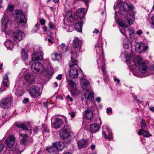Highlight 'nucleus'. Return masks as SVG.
Masks as SVG:
<instances>
[{
  "instance_id": "obj_26",
  "label": "nucleus",
  "mask_w": 154,
  "mask_h": 154,
  "mask_svg": "<svg viewBox=\"0 0 154 154\" xmlns=\"http://www.w3.org/2000/svg\"><path fill=\"white\" fill-rule=\"evenodd\" d=\"M51 58L54 61H57L61 59L62 55L60 53L54 52L51 55Z\"/></svg>"
},
{
  "instance_id": "obj_3",
  "label": "nucleus",
  "mask_w": 154,
  "mask_h": 154,
  "mask_svg": "<svg viewBox=\"0 0 154 154\" xmlns=\"http://www.w3.org/2000/svg\"><path fill=\"white\" fill-rule=\"evenodd\" d=\"M31 69L33 73L36 74L41 73L43 75L48 77V68L47 66H43L42 63L37 62L32 64Z\"/></svg>"
},
{
  "instance_id": "obj_46",
  "label": "nucleus",
  "mask_w": 154,
  "mask_h": 154,
  "mask_svg": "<svg viewBox=\"0 0 154 154\" xmlns=\"http://www.w3.org/2000/svg\"><path fill=\"white\" fill-rule=\"evenodd\" d=\"M68 114L72 118H74L75 116V113L73 111H71L69 112Z\"/></svg>"
},
{
  "instance_id": "obj_33",
  "label": "nucleus",
  "mask_w": 154,
  "mask_h": 154,
  "mask_svg": "<svg viewBox=\"0 0 154 154\" xmlns=\"http://www.w3.org/2000/svg\"><path fill=\"white\" fill-rule=\"evenodd\" d=\"M21 57L22 59L25 61L28 58L27 52L24 49H22L21 51Z\"/></svg>"
},
{
  "instance_id": "obj_17",
  "label": "nucleus",
  "mask_w": 154,
  "mask_h": 154,
  "mask_svg": "<svg viewBox=\"0 0 154 154\" xmlns=\"http://www.w3.org/2000/svg\"><path fill=\"white\" fill-rule=\"evenodd\" d=\"M85 10H76L74 14V18L79 20L82 19L85 15Z\"/></svg>"
},
{
  "instance_id": "obj_58",
  "label": "nucleus",
  "mask_w": 154,
  "mask_h": 154,
  "mask_svg": "<svg viewBox=\"0 0 154 154\" xmlns=\"http://www.w3.org/2000/svg\"><path fill=\"white\" fill-rule=\"evenodd\" d=\"M55 41L53 39H51L49 38V43H53Z\"/></svg>"
},
{
  "instance_id": "obj_6",
  "label": "nucleus",
  "mask_w": 154,
  "mask_h": 154,
  "mask_svg": "<svg viewBox=\"0 0 154 154\" xmlns=\"http://www.w3.org/2000/svg\"><path fill=\"white\" fill-rule=\"evenodd\" d=\"M114 8L115 10L116 9L121 10L122 9L123 10H126L127 9H128V10H133L134 8L132 4L131 3L128 4L120 0L117 1L115 3Z\"/></svg>"
},
{
  "instance_id": "obj_22",
  "label": "nucleus",
  "mask_w": 154,
  "mask_h": 154,
  "mask_svg": "<svg viewBox=\"0 0 154 154\" xmlns=\"http://www.w3.org/2000/svg\"><path fill=\"white\" fill-rule=\"evenodd\" d=\"M78 147L80 149L87 146L88 145V140L85 139H82L77 142Z\"/></svg>"
},
{
  "instance_id": "obj_15",
  "label": "nucleus",
  "mask_w": 154,
  "mask_h": 154,
  "mask_svg": "<svg viewBox=\"0 0 154 154\" xmlns=\"http://www.w3.org/2000/svg\"><path fill=\"white\" fill-rule=\"evenodd\" d=\"M5 141L8 147L10 148H11L14 146L15 144V137L14 136H10L7 138Z\"/></svg>"
},
{
  "instance_id": "obj_14",
  "label": "nucleus",
  "mask_w": 154,
  "mask_h": 154,
  "mask_svg": "<svg viewBox=\"0 0 154 154\" xmlns=\"http://www.w3.org/2000/svg\"><path fill=\"white\" fill-rule=\"evenodd\" d=\"M32 54V60L33 61L42 60L43 59V53L40 50V48L38 49L37 51L35 52Z\"/></svg>"
},
{
  "instance_id": "obj_49",
  "label": "nucleus",
  "mask_w": 154,
  "mask_h": 154,
  "mask_svg": "<svg viewBox=\"0 0 154 154\" xmlns=\"http://www.w3.org/2000/svg\"><path fill=\"white\" fill-rule=\"evenodd\" d=\"M14 6L11 4L8 5L7 10H13L14 9Z\"/></svg>"
},
{
  "instance_id": "obj_16",
  "label": "nucleus",
  "mask_w": 154,
  "mask_h": 154,
  "mask_svg": "<svg viewBox=\"0 0 154 154\" xmlns=\"http://www.w3.org/2000/svg\"><path fill=\"white\" fill-rule=\"evenodd\" d=\"M25 79L29 83H33L35 81V77L32 73H28L25 75Z\"/></svg>"
},
{
  "instance_id": "obj_52",
  "label": "nucleus",
  "mask_w": 154,
  "mask_h": 154,
  "mask_svg": "<svg viewBox=\"0 0 154 154\" xmlns=\"http://www.w3.org/2000/svg\"><path fill=\"white\" fill-rule=\"evenodd\" d=\"M49 26L51 29H53L55 27L54 25L51 22H50Z\"/></svg>"
},
{
  "instance_id": "obj_57",
  "label": "nucleus",
  "mask_w": 154,
  "mask_h": 154,
  "mask_svg": "<svg viewBox=\"0 0 154 154\" xmlns=\"http://www.w3.org/2000/svg\"><path fill=\"white\" fill-rule=\"evenodd\" d=\"M107 113H111L112 111V109L111 108H107L106 109Z\"/></svg>"
},
{
  "instance_id": "obj_35",
  "label": "nucleus",
  "mask_w": 154,
  "mask_h": 154,
  "mask_svg": "<svg viewBox=\"0 0 154 154\" xmlns=\"http://www.w3.org/2000/svg\"><path fill=\"white\" fill-rule=\"evenodd\" d=\"M55 145H56V144ZM57 152V149L56 146H54L52 147H49V153L51 154H56Z\"/></svg>"
},
{
  "instance_id": "obj_40",
  "label": "nucleus",
  "mask_w": 154,
  "mask_h": 154,
  "mask_svg": "<svg viewBox=\"0 0 154 154\" xmlns=\"http://www.w3.org/2000/svg\"><path fill=\"white\" fill-rule=\"evenodd\" d=\"M67 82L71 87L74 88L76 86V84L72 80L69 79Z\"/></svg>"
},
{
  "instance_id": "obj_25",
  "label": "nucleus",
  "mask_w": 154,
  "mask_h": 154,
  "mask_svg": "<svg viewBox=\"0 0 154 154\" xmlns=\"http://www.w3.org/2000/svg\"><path fill=\"white\" fill-rule=\"evenodd\" d=\"M107 132L108 133V135L106 134L105 132L104 131H103L102 134L104 135V137L105 139H108L109 140H112V133L111 130H110L108 127H106Z\"/></svg>"
},
{
  "instance_id": "obj_31",
  "label": "nucleus",
  "mask_w": 154,
  "mask_h": 154,
  "mask_svg": "<svg viewBox=\"0 0 154 154\" xmlns=\"http://www.w3.org/2000/svg\"><path fill=\"white\" fill-rule=\"evenodd\" d=\"M5 45L7 48L10 50H11L14 46L13 43L10 39H7L5 43Z\"/></svg>"
},
{
  "instance_id": "obj_2",
  "label": "nucleus",
  "mask_w": 154,
  "mask_h": 154,
  "mask_svg": "<svg viewBox=\"0 0 154 154\" xmlns=\"http://www.w3.org/2000/svg\"><path fill=\"white\" fill-rule=\"evenodd\" d=\"M142 59L140 57L135 58L134 60V64L136 66L139 65V72H137L134 70L133 74L134 75L138 77L143 78L145 77L143 74L145 73L147 70L148 68L146 64L142 62Z\"/></svg>"
},
{
  "instance_id": "obj_51",
  "label": "nucleus",
  "mask_w": 154,
  "mask_h": 154,
  "mask_svg": "<svg viewBox=\"0 0 154 154\" xmlns=\"http://www.w3.org/2000/svg\"><path fill=\"white\" fill-rule=\"evenodd\" d=\"M29 99L28 98H26L23 100V103L24 104H26L29 102Z\"/></svg>"
},
{
  "instance_id": "obj_18",
  "label": "nucleus",
  "mask_w": 154,
  "mask_h": 154,
  "mask_svg": "<svg viewBox=\"0 0 154 154\" xmlns=\"http://www.w3.org/2000/svg\"><path fill=\"white\" fill-rule=\"evenodd\" d=\"M80 85L82 88L85 90L88 88L89 86V81L85 79L84 78H82L80 80Z\"/></svg>"
},
{
  "instance_id": "obj_11",
  "label": "nucleus",
  "mask_w": 154,
  "mask_h": 154,
  "mask_svg": "<svg viewBox=\"0 0 154 154\" xmlns=\"http://www.w3.org/2000/svg\"><path fill=\"white\" fill-rule=\"evenodd\" d=\"M70 132L69 127L66 125L59 132L60 137L61 139H64L69 136Z\"/></svg>"
},
{
  "instance_id": "obj_38",
  "label": "nucleus",
  "mask_w": 154,
  "mask_h": 154,
  "mask_svg": "<svg viewBox=\"0 0 154 154\" xmlns=\"http://www.w3.org/2000/svg\"><path fill=\"white\" fill-rule=\"evenodd\" d=\"M65 146V144L63 142H60L58 143L56 148L57 149V151L62 150L63 149Z\"/></svg>"
},
{
  "instance_id": "obj_13",
  "label": "nucleus",
  "mask_w": 154,
  "mask_h": 154,
  "mask_svg": "<svg viewBox=\"0 0 154 154\" xmlns=\"http://www.w3.org/2000/svg\"><path fill=\"white\" fill-rule=\"evenodd\" d=\"M39 89L38 87L35 85L31 86L29 90L30 95L34 98H36L40 95Z\"/></svg>"
},
{
  "instance_id": "obj_8",
  "label": "nucleus",
  "mask_w": 154,
  "mask_h": 154,
  "mask_svg": "<svg viewBox=\"0 0 154 154\" xmlns=\"http://www.w3.org/2000/svg\"><path fill=\"white\" fill-rule=\"evenodd\" d=\"M51 123L52 127L55 129L61 128L63 126L64 124L62 119L53 117L51 119Z\"/></svg>"
},
{
  "instance_id": "obj_50",
  "label": "nucleus",
  "mask_w": 154,
  "mask_h": 154,
  "mask_svg": "<svg viewBox=\"0 0 154 154\" xmlns=\"http://www.w3.org/2000/svg\"><path fill=\"white\" fill-rule=\"evenodd\" d=\"M66 98L69 101L71 102H72L73 101V99L69 95H68L66 96Z\"/></svg>"
},
{
  "instance_id": "obj_1",
  "label": "nucleus",
  "mask_w": 154,
  "mask_h": 154,
  "mask_svg": "<svg viewBox=\"0 0 154 154\" xmlns=\"http://www.w3.org/2000/svg\"><path fill=\"white\" fill-rule=\"evenodd\" d=\"M11 14L15 17L16 22L18 24L23 25L27 21V19L22 10H5L2 19L5 30L8 28L9 25L10 24L11 21L10 17Z\"/></svg>"
},
{
  "instance_id": "obj_5",
  "label": "nucleus",
  "mask_w": 154,
  "mask_h": 154,
  "mask_svg": "<svg viewBox=\"0 0 154 154\" xmlns=\"http://www.w3.org/2000/svg\"><path fill=\"white\" fill-rule=\"evenodd\" d=\"M102 44L101 41L99 40L98 43L96 45L95 48L97 54H100L102 56V57H100L99 59L97 60L98 65L99 63H101L102 65V70L103 71V75L104 76L106 74V70L105 69V65L104 63V59L103 57V51L102 50Z\"/></svg>"
},
{
  "instance_id": "obj_27",
  "label": "nucleus",
  "mask_w": 154,
  "mask_h": 154,
  "mask_svg": "<svg viewBox=\"0 0 154 154\" xmlns=\"http://www.w3.org/2000/svg\"><path fill=\"white\" fill-rule=\"evenodd\" d=\"M90 129L92 133H95L99 130L100 127L97 123L92 124L90 125Z\"/></svg>"
},
{
  "instance_id": "obj_63",
  "label": "nucleus",
  "mask_w": 154,
  "mask_h": 154,
  "mask_svg": "<svg viewBox=\"0 0 154 154\" xmlns=\"http://www.w3.org/2000/svg\"><path fill=\"white\" fill-rule=\"evenodd\" d=\"M95 148V146L94 145L92 144L91 146V148L92 150H94Z\"/></svg>"
},
{
  "instance_id": "obj_9",
  "label": "nucleus",
  "mask_w": 154,
  "mask_h": 154,
  "mask_svg": "<svg viewBox=\"0 0 154 154\" xmlns=\"http://www.w3.org/2000/svg\"><path fill=\"white\" fill-rule=\"evenodd\" d=\"M134 46L135 51L139 53L145 52L148 48L147 45L143 42L137 43Z\"/></svg>"
},
{
  "instance_id": "obj_62",
  "label": "nucleus",
  "mask_w": 154,
  "mask_h": 154,
  "mask_svg": "<svg viewBox=\"0 0 154 154\" xmlns=\"http://www.w3.org/2000/svg\"><path fill=\"white\" fill-rule=\"evenodd\" d=\"M152 20V24L154 26V16H153L151 18Z\"/></svg>"
},
{
  "instance_id": "obj_39",
  "label": "nucleus",
  "mask_w": 154,
  "mask_h": 154,
  "mask_svg": "<svg viewBox=\"0 0 154 154\" xmlns=\"http://www.w3.org/2000/svg\"><path fill=\"white\" fill-rule=\"evenodd\" d=\"M141 124L142 125L141 126V130L144 131L145 128H146V123L145 120L143 119H142L140 122Z\"/></svg>"
},
{
  "instance_id": "obj_24",
  "label": "nucleus",
  "mask_w": 154,
  "mask_h": 154,
  "mask_svg": "<svg viewBox=\"0 0 154 154\" xmlns=\"http://www.w3.org/2000/svg\"><path fill=\"white\" fill-rule=\"evenodd\" d=\"M72 10H68V11L66 12L65 17L66 18V21L68 23H71L74 21V19L72 16Z\"/></svg>"
},
{
  "instance_id": "obj_32",
  "label": "nucleus",
  "mask_w": 154,
  "mask_h": 154,
  "mask_svg": "<svg viewBox=\"0 0 154 154\" xmlns=\"http://www.w3.org/2000/svg\"><path fill=\"white\" fill-rule=\"evenodd\" d=\"M15 125L18 128H21L23 130H29L28 128L24 123H21L20 122H18L15 123Z\"/></svg>"
},
{
  "instance_id": "obj_45",
  "label": "nucleus",
  "mask_w": 154,
  "mask_h": 154,
  "mask_svg": "<svg viewBox=\"0 0 154 154\" xmlns=\"http://www.w3.org/2000/svg\"><path fill=\"white\" fill-rule=\"evenodd\" d=\"M143 131V135L144 137H148L151 136L149 132L145 131V130Z\"/></svg>"
},
{
  "instance_id": "obj_44",
  "label": "nucleus",
  "mask_w": 154,
  "mask_h": 154,
  "mask_svg": "<svg viewBox=\"0 0 154 154\" xmlns=\"http://www.w3.org/2000/svg\"><path fill=\"white\" fill-rule=\"evenodd\" d=\"M63 140V143H65L69 144L71 142V139L70 138H69L68 137H66L64 139H62Z\"/></svg>"
},
{
  "instance_id": "obj_12",
  "label": "nucleus",
  "mask_w": 154,
  "mask_h": 154,
  "mask_svg": "<svg viewBox=\"0 0 154 154\" xmlns=\"http://www.w3.org/2000/svg\"><path fill=\"white\" fill-rule=\"evenodd\" d=\"M24 36V33L22 30L16 31L12 34V38L14 40L17 42L22 40Z\"/></svg>"
},
{
  "instance_id": "obj_53",
  "label": "nucleus",
  "mask_w": 154,
  "mask_h": 154,
  "mask_svg": "<svg viewBox=\"0 0 154 154\" xmlns=\"http://www.w3.org/2000/svg\"><path fill=\"white\" fill-rule=\"evenodd\" d=\"M56 79L59 80H61L62 79V75L59 74L57 77Z\"/></svg>"
},
{
  "instance_id": "obj_21",
  "label": "nucleus",
  "mask_w": 154,
  "mask_h": 154,
  "mask_svg": "<svg viewBox=\"0 0 154 154\" xmlns=\"http://www.w3.org/2000/svg\"><path fill=\"white\" fill-rule=\"evenodd\" d=\"M94 94L89 89L86 90L85 94V96L86 100L91 101L94 97Z\"/></svg>"
},
{
  "instance_id": "obj_56",
  "label": "nucleus",
  "mask_w": 154,
  "mask_h": 154,
  "mask_svg": "<svg viewBox=\"0 0 154 154\" xmlns=\"http://www.w3.org/2000/svg\"><path fill=\"white\" fill-rule=\"evenodd\" d=\"M40 23L42 25L44 24L45 23V21L43 19H40Z\"/></svg>"
},
{
  "instance_id": "obj_10",
  "label": "nucleus",
  "mask_w": 154,
  "mask_h": 154,
  "mask_svg": "<svg viewBox=\"0 0 154 154\" xmlns=\"http://www.w3.org/2000/svg\"><path fill=\"white\" fill-rule=\"evenodd\" d=\"M74 51H71V60L69 63V65L70 68L77 66V65L78 61L75 59L78 57V50L76 49H74Z\"/></svg>"
},
{
  "instance_id": "obj_64",
  "label": "nucleus",
  "mask_w": 154,
  "mask_h": 154,
  "mask_svg": "<svg viewBox=\"0 0 154 154\" xmlns=\"http://www.w3.org/2000/svg\"><path fill=\"white\" fill-rule=\"evenodd\" d=\"M149 109L151 111L154 112V107H150Z\"/></svg>"
},
{
  "instance_id": "obj_48",
  "label": "nucleus",
  "mask_w": 154,
  "mask_h": 154,
  "mask_svg": "<svg viewBox=\"0 0 154 154\" xmlns=\"http://www.w3.org/2000/svg\"><path fill=\"white\" fill-rule=\"evenodd\" d=\"M40 129V127L39 126L35 127V128L33 130V131L35 133H36Z\"/></svg>"
},
{
  "instance_id": "obj_28",
  "label": "nucleus",
  "mask_w": 154,
  "mask_h": 154,
  "mask_svg": "<svg viewBox=\"0 0 154 154\" xmlns=\"http://www.w3.org/2000/svg\"><path fill=\"white\" fill-rule=\"evenodd\" d=\"M84 115L87 119H91L92 118L93 116L92 111L90 109H87L85 111Z\"/></svg>"
},
{
  "instance_id": "obj_55",
  "label": "nucleus",
  "mask_w": 154,
  "mask_h": 154,
  "mask_svg": "<svg viewBox=\"0 0 154 154\" xmlns=\"http://www.w3.org/2000/svg\"><path fill=\"white\" fill-rule=\"evenodd\" d=\"M123 47L125 49H128L129 48V46L128 44H125L123 45Z\"/></svg>"
},
{
  "instance_id": "obj_4",
  "label": "nucleus",
  "mask_w": 154,
  "mask_h": 154,
  "mask_svg": "<svg viewBox=\"0 0 154 154\" xmlns=\"http://www.w3.org/2000/svg\"><path fill=\"white\" fill-rule=\"evenodd\" d=\"M121 15L123 16L125 15L126 20L129 25L133 24L134 20V15L132 10H118V12H115V18Z\"/></svg>"
},
{
  "instance_id": "obj_7",
  "label": "nucleus",
  "mask_w": 154,
  "mask_h": 154,
  "mask_svg": "<svg viewBox=\"0 0 154 154\" xmlns=\"http://www.w3.org/2000/svg\"><path fill=\"white\" fill-rule=\"evenodd\" d=\"M12 101V97H4L0 101V107L4 109H9L11 107Z\"/></svg>"
},
{
  "instance_id": "obj_59",
  "label": "nucleus",
  "mask_w": 154,
  "mask_h": 154,
  "mask_svg": "<svg viewBox=\"0 0 154 154\" xmlns=\"http://www.w3.org/2000/svg\"><path fill=\"white\" fill-rule=\"evenodd\" d=\"M4 148V145H3L2 144L0 145V152L2 151Z\"/></svg>"
},
{
  "instance_id": "obj_23",
  "label": "nucleus",
  "mask_w": 154,
  "mask_h": 154,
  "mask_svg": "<svg viewBox=\"0 0 154 154\" xmlns=\"http://www.w3.org/2000/svg\"><path fill=\"white\" fill-rule=\"evenodd\" d=\"M73 45H74V48L71 51H74V49H76L78 50V49H76L77 48L81 47V41H80L78 37H75L73 40Z\"/></svg>"
},
{
  "instance_id": "obj_36",
  "label": "nucleus",
  "mask_w": 154,
  "mask_h": 154,
  "mask_svg": "<svg viewBox=\"0 0 154 154\" xmlns=\"http://www.w3.org/2000/svg\"><path fill=\"white\" fill-rule=\"evenodd\" d=\"M117 22L118 24L122 27L126 28L128 27V25L126 24L125 22L122 19H118Z\"/></svg>"
},
{
  "instance_id": "obj_60",
  "label": "nucleus",
  "mask_w": 154,
  "mask_h": 154,
  "mask_svg": "<svg viewBox=\"0 0 154 154\" xmlns=\"http://www.w3.org/2000/svg\"><path fill=\"white\" fill-rule=\"evenodd\" d=\"M141 131H140V130H139L138 131V134L139 135H143V131L141 130Z\"/></svg>"
},
{
  "instance_id": "obj_47",
  "label": "nucleus",
  "mask_w": 154,
  "mask_h": 154,
  "mask_svg": "<svg viewBox=\"0 0 154 154\" xmlns=\"http://www.w3.org/2000/svg\"><path fill=\"white\" fill-rule=\"evenodd\" d=\"M119 30L124 35L125 37L126 38H127V36L126 34L125 33V29H119Z\"/></svg>"
},
{
  "instance_id": "obj_29",
  "label": "nucleus",
  "mask_w": 154,
  "mask_h": 154,
  "mask_svg": "<svg viewBox=\"0 0 154 154\" xmlns=\"http://www.w3.org/2000/svg\"><path fill=\"white\" fill-rule=\"evenodd\" d=\"M82 21L76 23L75 25V29L76 31L81 32L82 27Z\"/></svg>"
},
{
  "instance_id": "obj_30",
  "label": "nucleus",
  "mask_w": 154,
  "mask_h": 154,
  "mask_svg": "<svg viewBox=\"0 0 154 154\" xmlns=\"http://www.w3.org/2000/svg\"><path fill=\"white\" fill-rule=\"evenodd\" d=\"M2 83L6 88L8 87L9 84V82L8 81V77L7 73L6 74L3 76Z\"/></svg>"
},
{
  "instance_id": "obj_42",
  "label": "nucleus",
  "mask_w": 154,
  "mask_h": 154,
  "mask_svg": "<svg viewBox=\"0 0 154 154\" xmlns=\"http://www.w3.org/2000/svg\"><path fill=\"white\" fill-rule=\"evenodd\" d=\"M60 47L64 52H66L68 50V47L66 46L65 44L62 43L60 45Z\"/></svg>"
},
{
  "instance_id": "obj_34",
  "label": "nucleus",
  "mask_w": 154,
  "mask_h": 154,
  "mask_svg": "<svg viewBox=\"0 0 154 154\" xmlns=\"http://www.w3.org/2000/svg\"><path fill=\"white\" fill-rule=\"evenodd\" d=\"M22 151L19 149V147L16 146H15L14 150H11L9 151L10 153H14V154H20Z\"/></svg>"
},
{
  "instance_id": "obj_54",
  "label": "nucleus",
  "mask_w": 154,
  "mask_h": 154,
  "mask_svg": "<svg viewBox=\"0 0 154 154\" xmlns=\"http://www.w3.org/2000/svg\"><path fill=\"white\" fill-rule=\"evenodd\" d=\"M136 33L138 35H141L143 33V32L141 30L139 29L136 32Z\"/></svg>"
},
{
  "instance_id": "obj_37",
  "label": "nucleus",
  "mask_w": 154,
  "mask_h": 154,
  "mask_svg": "<svg viewBox=\"0 0 154 154\" xmlns=\"http://www.w3.org/2000/svg\"><path fill=\"white\" fill-rule=\"evenodd\" d=\"M54 70L51 63L49 62V76H52L54 74Z\"/></svg>"
},
{
  "instance_id": "obj_41",
  "label": "nucleus",
  "mask_w": 154,
  "mask_h": 154,
  "mask_svg": "<svg viewBox=\"0 0 154 154\" xmlns=\"http://www.w3.org/2000/svg\"><path fill=\"white\" fill-rule=\"evenodd\" d=\"M129 36L131 38H136L135 34L132 30H130L128 29Z\"/></svg>"
},
{
  "instance_id": "obj_20",
  "label": "nucleus",
  "mask_w": 154,
  "mask_h": 154,
  "mask_svg": "<svg viewBox=\"0 0 154 154\" xmlns=\"http://www.w3.org/2000/svg\"><path fill=\"white\" fill-rule=\"evenodd\" d=\"M20 136L22 137L20 141V144L23 145H26L29 139L28 136L25 134H20Z\"/></svg>"
},
{
  "instance_id": "obj_19",
  "label": "nucleus",
  "mask_w": 154,
  "mask_h": 154,
  "mask_svg": "<svg viewBox=\"0 0 154 154\" xmlns=\"http://www.w3.org/2000/svg\"><path fill=\"white\" fill-rule=\"evenodd\" d=\"M69 75V76L71 78H75L77 77L78 75L77 69L75 67L71 68Z\"/></svg>"
},
{
  "instance_id": "obj_43",
  "label": "nucleus",
  "mask_w": 154,
  "mask_h": 154,
  "mask_svg": "<svg viewBox=\"0 0 154 154\" xmlns=\"http://www.w3.org/2000/svg\"><path fill=\"white\" fill-rule=\"evenodd\" d=\"M70 92L72 94L73 96L77 95L79 93V91L76 89H73L71 90Z\"/></svg>"
},
{
  "instance_id": "obj_61",
  "label": "nucleus",
  "mask_w": 154,
  "mask_h": 154,
  "mask_svg": "<svg viewBox=\"0 0 154 154\" xmlns=\"http://www.w3.org/2000/svg\"><path fill=\"white\" fill-rule=\"evenodd\" d=\"M99 32V30L98 29H94V31L93 32V33H98Z\"/></svg>"
}]
</instances>
